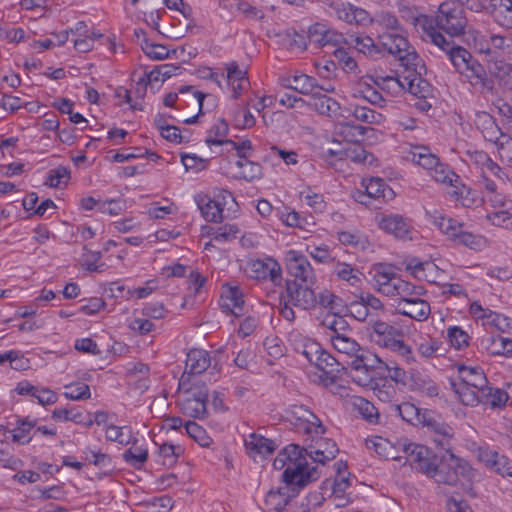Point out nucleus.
<instances>
[{"label":"nucleus","mask_w":512,"mask_h":512,"mask_svg":"<svg viewBox=\"0 0 512 512\" xmlns=\"http://www.w3.org/2000/svg\"><path fill=\"white\" fill-rule=\"evenodd\" d=\"M227 196L232 198V194L227 190H221L213 199L207 195L198 196L197 205L206 221L213 223L222 221L224 203L220 198L224 201Z\"/></svg>","instance_id":"obj_13"},{"label":"nucleus","mask_w":512,"mask_h":512,"mask_svg":"<svg viewBox=\"0 0 512 512\" xmlns=\"http://www.w3.org/2000/svg\"><path fill=\"white\" fill-rule=\"evenodd\" d=\"M208 146L211 145H231L232 149L237 152V156L239 159L248 158V151L252 150V143L249 139L243 140L241 143H236L230 139H208L206 141Z\"/></svg>","instance_id":"obj_52"},{"label":"nucleus","mask_w":512,"mask_h":512,"mask_svg":"<svg viewBox=\"0 0 512 512\" xmlns=\"http://www.w3.org/2000/svg\"><path fill=\"white\" fill-rule=\"evenodd\" d=\"M432 223L436 226L443 234L447 235L452 241L453 234H456L462 223L457 222L452 218H447L444 215L435 211L430 215Z\"/></svg>","instance_id":"obj_44"},{"label":"nucleus","mask_w":512,"mask_h":512,"mask_svg":"<svg viewBox=\"0 0 512 512\" xmlns=\"http://www.w3.org/2000/svg\"><path fill=\"white\" fill-rule=\"evenodd\" d=\"M127 429V427H119L113 424H110L106 428V438L109 441L118 442L121 445H136L137 438H134L132 435L125 436L123 430Z\"/></svg>","instance_id":"obj_54"},{"label":"nucleus","mask_w":512,"mask_h":512,"mask_svg":"<svg viewBox=\"0 0 512 512\" xmlns=\"http://www.w3.org/2000/svg\"><path fill=\"white\" fill-rule=\"evenodd\" d=\"M181 161L186 171L199 172L207 167L209 158H202L196 154H181Z\"/></svg>","instance_id":"obj_62"},{"label":"nucleus","mask_w":512,"mask_h":512,"mask_svg":"<svg viewBox=\"0 0 512 512\" xmlns=\"http://www.w3.org/2000/svg\"><path fill=\"white\" fill-rule=\"evenodd\" d=\"M425 36L423 40L427 41L429 39L434 45L447 52L450 61L460 74L464 69H468L467 67L473 61V57L466 49L446 39L444 34H425Z\"/></svg>","instance_id":"obj_6"},{"label":"nucleus","mask_w":512,"mask_h":512,"mask_svg":"<svg viewBox=\"0 0 512 512\" xmlns=\"http://www.w3.org/2000/svg\"><path fill=\"white\" fill-rule=\"evenodd\" d=\"M286 269L288 274L293 277L292 281L299 283H316V275L307 259V257L299 251L289 250L285 257ZM287 281H290L289 279Z\"/></svg>","instance_id":"obj_9"},{"label":"nucleus","mask_w":512,"mask_h":512,"mask_svg":"<svg viewBox=\"0 0 512 512\" xmlns=\"http://www.w3.org/2000/svg\"><path fill=\"white\" fill-rule=\"evenodd\" d=\"M311 96L313 99V106L316 112L320 115L335 119L343 117L341 106L334 98L314 91Z\"/></svg>","instance_id":"obj_20"},{"label":"nucleus","mask_w":512,"mask_h":512,"mask_svg":"<svg viewBox=\"0 0 512 512\" xmlns=\"http://www.w3.org/2000/svg\"><path fill=\"white\" fill-rule=\"evenodd\" d=\"M315 34H268L269 37L279 38L277 43L284 49L294 54H299L307 49L308 39Z\"/></svg>","instance_id":"obj_27"},{"label":"nucleus","mask_w":512,"mask_h":512,"mask_svg":"<svg viewBox=\"0 0 512 512\" xmlns=\"http://www.w3.org/2000/svg\"><path fill=\"white\" fill-rule=\"evenodd\" d=\"M245 447L251 453L267 456L274 452L276 445L273 440L268 439L262 435L251 433L245 439Z\"/></svg>","instance_id":"obj_32"},{"label":"nucleus","mask_w":512,"mask_h":512,"mask_svg":"<svg viewBox=\"0 0 512 512\" xmlns=\"http://www.w3.org/2000/svg\"><path fill=\"white\" fill-rule=\"evenodd\" d=\"M379 227L384 231L393 234L396 238L411 239L409 236L411 226L407 218H404L402 215L390 214L383 216L379 223Z\"/></svg>","instance_id":"obj_17"},{"label":"nucleus","mask_w":512,"mask_h":512,"mask_svg":"<svg viewBox=\"0 0 512 512\" xmlns=\"http://www.w3.org/2000/svg\"><path fill=\"white\" fill-rule=\"evenodd\" d=\"M410 381V387L414 391L422 392L431 398L437 397L439 394L437 384L428 375L420 372L411 373Z\"/></svg>","instance_id":"obj_35"},{"label":"nucleus","mask_w":512,"mask_h":512,"mask_svg":"<svg viewBox=\"0 0 512 512\" xmlns=\"http://www.w3.org/2000/svg\"><path fill=\"white\" fill-rule=\"evenodd\" d=\"M303 354L311 364H314L326 375L340 371V363L330 353L323 350L318 343L312 342L306 345Z\"/></svg>","instance_id":"obj_12"},{"label":"nucleus","mask_w":512,"mask_h":512,"mask_svg":"<svg viewBox=\"0 0 512 512\" xmlns=\"http://www.w3.org/2000/svg\"><path fill=\"white\" fill-rule=\"evenodd\" d=\"M480 397V403L490 405L491 408H501L505 406L509 399V392H505L501 389H493L486 384L480 390Z\"/></svg>","instance_id":"obj_39"},{"label":"nucleus","mask_w":512,"mask_h":512,"mask_svg":"<svg viewBox=\"0 0 512 512\" xmlns=\"http://www.w3.org/2000/svg\"><path fill=\"white\" fill-rule=\"evenodd\" d=\"M183 452L180 446L164 443L159 447V455L163 457V465H173L176 463L179 455Z\"/></svg>","instance_id":"obj_63"},{"label":"nucleus","mask_w":512,"mask_h":512,"mask_svg":"<svg viewBox=\"0 0 512 512\" xmlns=\"http://www.w3.org/2000/svg\"><path fill=\"white\" fill-rule=\"evenodd\" d=\"M450 386L463 405L474 407L480 404L479 390L461 382L457 383L453 379H450Z\"/></svg>","instance_id":"obj_33"},{"label":"nucleus","mask_w":512,"mask_h":512,"mask_svg":"<svg viewBox=\"0 0 512 512\" xmlns=\"http://www.w3.org/2000/svg\"><path fill=\"white\" fill-rule=\"evenodd\" d=\"M317 298L318 304L323 308L329 309L332 313L341 314L346 308L344 301L329 290L320 292Z\"/></svg>","instance_id":"obj_45"},{"label":"nucleus","mask_w":512,"mask_h":512,"mask_svg":"<svg viewBox=\"0 0 512 512\" xmlns=\"http://www.w3.org/2000/svg\"><path fill=\"white\" fill-rule=\"evenodd\" d=\"M338 451L334 441L323 439L318 443L317 448L310 447V451H307V454L314 462L325 464L327 461L333 460Z\"/></svg>","instance_id":"obj_28"},{"label":"nucleus","mask_w":512,"mask_h":512,"mask_svg":"<svg viewBox=\"0 0 512 512\" xmlns=\"http://www.w3.org/2000/svg\"><path fill=\"white\" fill-rule=\"evenodd\" d=\"M17 427L10 430L14 442L19 444H28L32 437L29 436L30 431L36 427L37 419L30 420L29 417L18 418L16 420Z\"/></svg>","instance_id":"obj_40"},{"label":"nucleus","mask_w":512,"mask_h":512,"mask_svg":"<svg viewBox=\"0 0 512 512\" xmlns=\"http://www.w3.org/2000/svg\"><path fill=\"white\" fill-rule=\"evenodd\" d=\"M392 409L404 421L413 425H422L423 418H428L430 416L427 413H421L414 404L409 402L393 405Z\"/></svg>","instance_id":"obj_36"},{"label":"nucleus","mask_w":512,"mask_h":512,"mask_svg":"<svg viewBox=\"0 0 512 512\" xmlns=\"http://www.w3.org/2000/svg\"><path fill=\"white\" fill-rule=\"evenodd\" d=\"M353 406L362 416V418L370 424H379L380 415L378 409L367 399L363 397H355Z\"/></svg>","instance_id":"obj_41"},{"label":"nucleus","mask_w":512,"mask_h":512,"mask_svg":"<svg viewBox=\"0 0 512 512\" xmlns=\"http://www.w3.org/2000/svg\"><path fill=\"white\" fill-rule=\"evenodd\" d=\"M282 450L286 456H289L288 462L293 465L284 470L282 479L287 486H297V490L292 488L296 493L320 478L321 473L318 468L310 466L307 462V451H310V448L289 444Z\"/></svg>","instance_id":"obj_3"},{"label":"nucleus","mask_w":512,"mask_h":512,"mask_svg":"<svg viewBox=\"0 0 512 512\" xmlns=\"http://www.w3.org/2000/svg\"><path fill=\"white\" fill-rule=\"evenodd\" d=\"M185 430L186 433L202 447H208L210 445L211 439L207 435L206 430L202 428L200 425H198L196 422H186Z\"/></svg>","instance_id":"obj_57"},{"label":"nucleus","mask_w":512,"mask_h":512,"mask_svg":"<svg viewBox=\"0 0 512 512\" xmlns=\"http://www.w3.org/2000/svg\"><path fill=\"white\" fill-rule=\"evenodd\" d=\"M489 345L487 349L492 355H504L512 357V340L500 335L487 338Z\"/></svg>","instance_id":"obj_46"},{"label":"nucleus","mask_w":512,"mask_h":512,"mask_svg":"<svg viewBox=\"0 0 512 512\" xmlns=\"http://www.w3.org/2000/svg\"><path fill=\"white\" fill-rule=\"evenodd\" d=\"M282 87L292 89L303 95H311L318 87L317 80L307 74H299L280 78Z\"/></svg>","instance_id":"obj_19"},{"label":"nucleus","mask_w":512,"mask_h":512,"mask_svg":"<svg viewBox=\"0 0 512 512\" xmlns=\"http://www.w3.org/2000/svg\"><path fill=\"white\" fill-rule=\"evenodd\" d=\"M385 363L374 353L367 351L361 347V351L351 361V369L356 372L365 373L367 376L374 369Z\"/></svg>","instance_id":"obj_26"},{"label":"nucleus","mask_w":512,"mask_h":512,"mask_svg":"<svg viewBox=\"0 0 512 512\" xmlns=\"http://www.w3.org/2000/svg\"><path fill=\"white\" fill-rule=\"evenodd\" d=\"M331 344L339 354L351 358V361L361 351V346L353 336L338 337L337 340L331 341Z\"/></svg>","instance_id":"obj_43"},{"label":"nucleus","mask_w":512,"mask_h":512,"mask_svg":"<svg viewBox=\"0 0 512 512\" xmlns=\"http://www.w3.org/2000/svg\"><path fill=\"white\" fill-rule=\"evenodd\" d=\"M467 68L468 69H464L461 74L468 79L471 85L479 86L488 91L493 90L494 83L487 76L484 67L479 62L473 59Z\"/></svg>","instance_id":"obj_25"},{"label":"nucleus","mask_w":512,"mask_h":512,"mask_svg":"<svg viewBox=\"0 0 512 512\" xmlns=\"http://www.w3.org/2000/svg\"><path fill=\"white\" fill-rule=\"evenodd\" d=\"M64 396L70 400H85L91 397L90 388L85 383H76L65 386Z\"/></svg>","instance_id":"obj_59"},{"label":"nucleus","mask_w":512,"mask_h":512,"mask_svg":"<svg viewBox=\"0 0 512 512\" xmlns=\"http://www.w3.org/2000/svg\"><path fill=\"white\" fill-rule=\"evenodd\" d=\"M494 20L505 29H512V0L503 3L492 14Z\"/></svg>","instance_id":"obj_58"},{"label":"nucleus","mask_w":512,"mask_h":512,"mask_svg":"<svg viewBox=\"0 0 512 512\" xmlns=\"http://www.w3.org/2000/svg\"><path fill=\"white\" fill-rule=\"evenodd\" d=\"M124 461L135 469H141L148 459V450L132 444L122 455Z\"/></svg>","instance_id":"obj_48"},{"label":"nucleus","mask_w":512,"mask_h":512,"mask_svg":"<svg viewBox=\"0 0 512 512\" xmlns=\"http://www.w3.org/2000/svg\"><path fill=\"white\" fill-rule=\"evenodd\" d=\"M70 178V170L65 166H58L48 172V176L46 177L44 184L52 188H61L62 185H67Z\"/></svg>","instance_id":"obj_51"},{"label":"nucleus","mask_w":512,"mask_h":512,"mask_svg":"<svg viewBox=\"0 0 512 512\" xmlns=\"http://www.w3.org/2000/svg\"><path fill=\"white\" fill-rule=\"evenodd\" d=\"M146 34H135L137 38V42L140 44L143 52L153 60H163L170 56V50L162 44L154 43L149 41L146 37Z\"/></svg>","instance_id":"obj_38"},{"label":"nucleus","mask_w":512,"mask_h":512,"mask_svg":"<svg viewBox=\"0 0 512 512\" xmlns=\"http://www.w3.org/2000/svg\"><path fill=\"white\" fill-rule=\"evenodd\" d=\"M252 266L257 278H269L275 285L281 284L282 269L275 259L268 257L263 260H256Z\"/></svg>","instance_id":"obj_18"},{"label":"nucleus","mask_w":512,"mask_h":512,"mask_svg":"<svg viewBox=\"0 0 512 512\" xmlns=\"http://www.w3.org/2000/svg\"><path fill=\"white\" fill-rule=\"evenodd\" d=\"M288 421L307 433L314 432L317 435L324 434L326 428L321 420L304 405H291L285 410Z\"/></svg>","instance_id":"obj_7"},{"label":"nucleus","mask_w":512,"mask_h":512,"mask_svg":"<svg viewBox=\"0 0 512 512\" xmlns=\"http://www.w3.org/2000/svg\"><path fill=\"white\" fill-rule=\"evenodd\" d=\"M313 285L297 281H285V289L281 292V299L301 310L314 309L318 305V298Z\"/></svg>","instance_id":"obj_5"},{"label":"nucleus","mask_w":512,"mask_h":512,"mask_svg":"<svg viewBox=\"0 0 512 512\" xmlns=\"http://www.w3.org/2000/svg\"><path fill=\"white\" fill-rule=\"evenodd\" d=\"M472 468L469 463L457 457L452 450L444 452L437 461L436 469L432 478L441 484L454 486L460 478L469 479L471 477Z\"/></svg>","instance_id":"obj_4"},{"label":"nucleus","mask_w":512,"mask_h":512,"mask_svg":"<svg viewBox=\"0 0 512 512\" xmlns=\"http://www.w3.org/2000/svg\"><path fill=\"white\" fill-rule=\"evenodd\" d=\"M368 129L369 128L365 126L355 125L348 122H339L335 127V131L338 136L342 137L344 141L354 145L359 144Z\"/></svg>","instance_id":"obj_34"},{"label":"nucleus","mask_w":512,"mask_h":512,"mask_svg":"<svg viewBox=\"0 0 512 512\" xmlns=\"http://www.w3.org/2000/svg\"><path fill=\"white\" fill-rule=\"evenodd\" d=\"M398 313L404 316H408L417 321H424L430 315L431 309L427 301L418 297L407 300L397 309Z\"/></svg>","instance_id":"obj_23"},{"label":"nucleus","mask_w":512,"mask_h":512,"mask_svg":"<svg viewBox=\"0 0 512 512\" xmlns=\"http://www.w3.org/2000/svg\"><path fill=\"white\" fill-rule=\"evenodd\" d=\"M352 114L356 120L370 124L379 123L382 118L380 113L364 106H355Z\"/></svg>","instance_id":"obj_64"},{"label":"nucleus","mask_w":512,"mask_h":512,"mask_svg":"<svg viewBox=\"0 0 512 512\" xmlns=\"http://www.w3.org/2000/svg\"><path fill=\"white\" fill-rule=\"evenodd\" d=\"M334 273L343 281L348 282L352 286H357L361 283V276L363 274L353 268L350 264L338 262L334 268Z\"/></svg>","instance_id":"obj_50"},{"label":"nucleus","mask_w":512,"mask_h":512,"mask_svg":"<svg viewBox=\"0 0 512 512\" xmlns=\"http://www.w3.org/2000/svg\"><path fill=\"white\" fill-rule=\"evenodd\" d=\"M374 84L384 92H396L405 89V83L393 76H382L375 74Z\"/></svg>","instance_id":"obj_56"},{"label":"nucleus","mask_w":512,"mask_h":512,"mask_svg":"<svg viewBox=\"0 0 512 512\" xmlns=\"http://www.w3.org/2000/svg\"><path fill=\"white\" fill-rule=\"evenodd\" d=\"M406 69L410 71V74L404 77L403 82L405 83V88L407 87L409 93L419 99H426L431 96L433 87L426 79L422 77L423 74H426L427 70L419 74L413 68Z\"/></svg>","instance_id":"obj_16"},{"label":"nucleus","mask_w":512,"mask_h":512,"mask_svg":"<svg viewBox=\"0 0 512 512\" xmlns=\"http://www.w3.org/2000/svg\"><path fill=\"white\" fill-rule=\"evenodd\" d=\"M344 41L370 57L377 58L387 52L397 58L405 68H413L419 74L426 71L423 60L402 34H378L377 41L369 35L349 34V38Z\"/></svg>","instance_id":"obj_1"},{"label":"nucleus","mask_w":512,"mask_h":512,"mask_svg":"<svg viewBox=\"0 0 512 512\" xmlns=\"http://www.w3.org/2000/svg\"><path fill=\"white\" fill-rule=\"evenodd\" d=\"M432 171V177L437 182L444 183L455 188L453 194L458 199L463 200V205L469 207L474 204L475 199L473 197L469 199V196L473 194L472 190L461 183L460 178L456 173L441 163H438Z\"/></svg>","instance_id":"obj_11"},{"label":"nucleus","mask_w":512,"mask_h":512,"mask_svg":"<svg viewBox=\"0 0 512 512\" xmlns=\"http://www.w3.org/2000/svg\"><path fill=\"white\" fill-rule=\"evenodd\" d=\"M458 373L461 383L470 385L479 391L488 384V380L480 367L459 365Z\"/></svg>","instance_id":"obj_29"},{"label":"nucleus","mask_w":512,"mask_h":512,"mask_svg":"<svg viewBox=\"0 0 512 512\" xmlns=\"http://www.w3.org/2000/svg\"><path fill=\"white\" fill-rule=\"evenodd\" d=\"M369 337L373 343L391 349L395 346L397 339L403 337V334L400 330L386 322L375 321L372 325Z\"/></svg>","instance_id":"obj_14"},{"label":"nucleus","mask_w":512,"mask_h":512,"mask_svg":"<svg viewBox=\"0 0 512 512\" xmlns=\"http://www.w3.org/2000/svg\"><path fill=\"white\" fill-rule=\"evenodd\" d=\"M404 451L411 465H416L417 470L432 478L440 456L431 448L416 443L406 445Z\"/></svg>","instance_id":"obj_8"},{"label":"nucleus","mask_w":512,"mask_h":512,"mask_svg":"<svg viewBox=\"0 0 512 512\" xmlns=\"http://www.w3.org/2000/svg\"><path fill=\"white\" fill-rule=\"evenodd\" d=\"M104 34H80L79 37L73 39L75 50L80 53H86L93 49L96 40H100Z\"/></svg>","instance_id":"obj_61"},{"label":"nucleus","mask_w":512,"mask_h":512,"mask_svg":"<svg viewBox=\"0 0 512 512\" xmlns=\"http://www.w3.org/2000/svg\"><path fill=\"white\" fill-rule=\"evenodd\" d=\"M243 292L238 286H232L228 283L222 286V293L220 297L221 307L224 312L231 313L236 317L242 315L244 306Z\"/></svg>","instance_id":"obj_15"},{"label":"nucleus","mask_w":512,"mask_h":512,"mask_svg":"<svg viewBox=\"0 0 512 512\" xmlns=\"http://www.w3.org/2000/svg\"><path fill=\"white\" fill-rule=\"evenodd\" d=\"M362 186L365 188V194H360V197L366 196L368 198L390 200L394 197L393 190L385 183L380 177H372L370 179H363Z\"/></svg>","instance_id":"obj_21"},{"label":"nucleus","mask_w":512,"mask_h":512,"mask_svg":"<svg viewBox=\"0 0 512 512\" xmlns=\"http://www.w3.org/2000/svg\"><path fill=\"white\" fill-rule=\"evenodd\" d=\"M235 165L240 169L239 174L235 176L237 179L252 182L261 179L263 176L262 166L257 162L250 161L248 158L237 160Z\"/></svg>","instance_id":"obj_37"},{"label":"nucleus","mask_w":512,"mask_h":512,"mask_svg":"<svg viewBox=\"0 0 512 512\" xmlns=\"http://www.w3.org/2000/svg\"><path fill=\"white\" fill-rule=\"evenodd\" d=\"M397 288H396V296H399L401 301L398 304L400 307L403 303L407 302V300H412L413 298H409V295L421 296L424 293V289L421 286L413 285L400 277L396 280Z\"/></svg>","instance_id":"obj_53"},{"label":"nucleus","mask_w":512,"mask_h":512,"mask_svg":"<svg viewBox=\"0 0 512 512\" xmlns=\"http://www.w3.org/2000/svg\"><path fill=\"white\" fill-rule=\"evenodd\" d=\"M344 160L349 159L355 163H366L368 158H373V155L367 152L363 146L356 144L343 149Z\"/></svg>","instance_id":"obj_60"},{"label":"nucleus","mask_w":512,"mask_h":512,"mask_svg":"<svg viewBox=\"0 0 512 512\" xmlns=\"http://www.w3.org/2000/svg\"><path fill=\"white\" fill-rule=\"evenodd\" d=\"M422 426L427 429V433L438 449L444 452L452 450L455 432L449 424L430 415L428 418H423Z\"/></svg>","instance_id":"obj_10"},{"label":"nucleus","mask_w":512,"mask_h":512,"mask_svg":"<svg viewBox=\"0 0 512 512\" xmlns=\"http://www.w3.org/2000/svg\"><path fill=\"white\" fill-rule=\"evenodd\" d=\"M180 406L182 413L192 418L204 419L208 415L207 406L204 402L189 397L184 399Z\"/></svg>","instance_id":"obj_49"},{"label":"nucleus","mask_w":512,"mask_h":512,"mask_svg":"<svg viewBox=\"0 0 512 512\" xmlns=\"http://www.w3.org/2000/svg\"><path fill=\"white\" fill-rule=\"evenodd\" d=\"M495 59L512 54V38L501 34H488Z\"/></svg>","instance_id":"obj_47"},{"label":"nucleus","mask_w":512,"mask_h":512,"mask_svg":"<svg viewBox=\"0 0 512 512\" xmlns=\"http://www.w3.org/2000/svg\"><path fill=\"white\" fill-rule=\"evenodd\" d=\"M462 223L456 234H453V242L461 244L473 250H479L485 245V239L481 235L463 230Z\"/></svg>","instance_id":"obj_42"},{"label":"nucleus","mask_w":512,"mask_h":512,"mask_svg":"<svg viewBox=\"0 0 512 512\" xmlns=\"http://www.w3.org/2000/svg\"><path fill=\"white\" fill-rule=\"evenodd\" d=\"M401 16L409 22L416 31L436 32H465L467 19L464 10L454 1H445L438 7L436 16L418 14L410 8L401 9Z\"/></svg>","instance_id":"obj_2"},{"label":"nucleus","mask_w":512,"mask_h":512,"mask_svg":"<svg viewBox=\"0 0 512 512\" xmlns=\"http://www.w3.org/2000/svg\"><path fill=\"white\" fill-rule=\"evenodd\" d=\"M338 18L346 21L349 24H356L359 26H367L373 23V18L370 14L352 4H343L341 8L337 10Z\"/></svg>","instance_id":"obj_22"},{"label":"nucleus","mask_w":512,"mask_h":512,"mask_svg":"<svg viewBox=\"0 0 512 512\" xmlns=\"http://www.w3.org/2000/svg\"><path fill=\"white\" fill-rule=\"evenodd\" d=\"M479 318H486L490 325L503 333H510L512 331V319L510 317L489 311L488 314H483Z\"/></svg>","instance_id":"obj_55"},{"label":"nucleus","mask_w":512,"mask_h":512,"mask_svg":"<svg viewBox=\"0 0 512 512\" xmlns=\"http://www.w3.org/2000/svg\"><path fill=\"white\" fill-rule=\"evenodd\" d=\"M488 70L498 79L500 85L512 90V63H507L503 59H491Z\"/></svg>","instance_id":"obj_30"},{"label":"nucleus","mask_w":512,"mask_h":512,"mask_svg":"<svg viewBox=\"0 0 512 512\" xmlns=\"http://www.w3.org/2000/svg\"><path fill=\"white\" fill-rule=\"evenodd\" d=\"M292 488L297 490V486H287L279 488L277 491H269L265 498V503L273 506L276 512H282L288 505L290 498L298 494Z\"/></svg>","instance_id":"obj_31"},{"label":"nucleus","mask_w":512,"mask_h":512,"mask_svg":"<svg viewBox=\"0 0 512 512\" xmlns=\"http://www.w3.org/2000/svg\"><path fill=\"white\" fill-rule=\"evenodd\" d=\"M210 354L203 349H192L187 354L185 373L198 375L210 366Z\"/></svg>","instance_id":"obj_24"}]
</instances>
